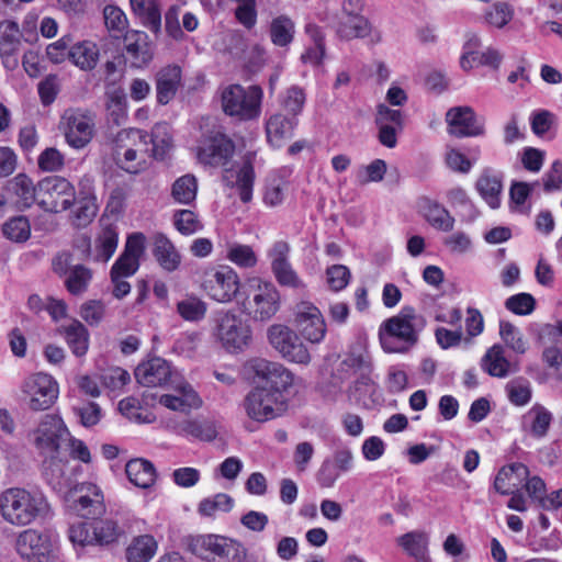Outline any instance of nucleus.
Returning <instances> with one entry per match:
<instances>
[{
  "mask_svg": "<svg viewBox=\"0 0 562 562\" xmlns=\"http://www.w3.org/2000/svg\"><path fill=\"white\" fill-rule=\"evenodd\" d=\"M234 143L223 133H214L206 137L198 149L201 164L212 167H223L233 157Z\"/></svg>",
  "mask_w": 562,
  "mask_h": 562,
  "instance_id": "obj_21",
  "label": "nucleus"
},
{
  "mask_svg": "<svg viewBox=\"0 0 562 562\" xmlns=\"http://www.w3.org/2000/svg\"><path fill=\"white\" fill-rule=\"evenodd\" d=\"M92 279V271L82 266L75 265L65 279V286L74 295L82 294L87 291Z\"/></svg>",
  "mask_w": 562,
  "mask_h": 562,
  "instance_id": "obj_51",
  "label": "nucleus"
},
{
  "mask_svg": "<svg viewBox=\"0 0 562 562\" xmlns=\"http://www.w3.org/2000/svg\"><path fill=\"white\" fill-rule=\"evenodd\" d=\"M514 18V8L505 1H497L488 7L483 15L484 23L491 27L504 29Z\"/></svg>",
  "mask_w": 562,
  "mask_h": 562,
  "instance_id": "obj_48",
  "label": "nucleus"
},
{
  "mask_svg": "<svg viewBox=\"0 0 562 562\" xmlns=\"http://www.w3.org/2000/svg\"><path fill=\"white\" fill-rule=\"evenodd\" d=\"M23 34L19 24L12 20L0 22V57L7 69H14L19 64L18 54Z\"/></svg>",
  "mask_w": 562,
  "mask_h": 562,
  "instance_id": "obj_25",
  "label": "nucleus"
},
{
  "mask_svg": "<svg viewBox=\"0 0 562 562\" xmlns=\"http://www.w3.org/2000/svg\"><path fill=\"white\" fill-rule=\"evenodd\" d=\"M269 344L281 357L290 362L308 364L311 353L297 334L282 324H274L267 331Z\"/></svg>",
  "mask_w": 562,
  "mask_h": 562,
  "instance_id": "obj_13",
  "label": "nucleus"
},
{
  "mask_svg": "<svg viewBox=\"0 0 562 562\" xmlns=\"http://www.w3.org/2000/svg\"><path fill=\"white\" fill-rule=\"evenodd\" d=\"M158 550V543L151 535H142L132 539L125 550L127 562H149Z\"/></svg>",
  "mask_w": 562,
  "mask_h": 562,
  "instance_id": "obj_37",
  "label": "nucleus"
},
{
  "mask_svg": "<svg viewBox=\"0 0 562 562\" xmlns=\"http://www.w3.org/2000/svg\"><path fill=\"white\" fill-rule=\"evenodd\" d=\"M113 157L124 171L137 175L147 169L153 157L148 133L140 128H123L113 138Z\"/></svg>",
  "mask_w": 562,
  "mask_h": 562,
  "instance_id": "obj_4",
  "label": "nucleus"
},
{
  "mask_svg": "<svg viewBox=\"0 0 562 562\" xmlns=\"http://www.w3.org/2000/svg\"><path fill=\"white\" fill-rule=\"evenodd\" d=\"M386 170L387 166L383 159H374L370 164L359 168L357 171V180L360 184L380 182L383 180Z\"/></svg>",
  "mask_w": 562,
  "mask_h": 562,
  "instance_id": "obj_60",
  "label": "nucleus"
},
{
  "mask_svg": "<svg viewBox=\"0 0 562 562\" xmlns=\"http://www.w3.org/2000/svg\"><path fill=\"white\" fill-rule=\"evenodd\" d=\"M178 314L187 322H199L207 312V304L196 295H187L177 303Z\"/></svg>",
  "mask_w": 562,
  "mask_h": 562,
  "instance_id": "obj_50",
  "label": "nucleus"
},
{
  "mask_svg": "<svg viewBox=\"0 0 562 562\" xmlns=\"http://www.w3.org/2000/svg\"><path fill=\"white\" fill-rule=\"evenodd\" d=\"M69 58L82 70L93 69L99 59V49L95 43L82 41L75 44L69 52Z\"/></svg>",
  "mask_w": 562,
  "mask_h": 562,
  "instance_id": "obj_44",
  "label": "nucleus"
},
{
  "mask_svg": "<svg viewBox=\"0 0 562 562\" xmlns=\"http://www.w3.org/2000/svg\"><path fill=\"white\" fill-rule=\"evenodd\" d=\"M499 335L508 348L517 353H525L527 342L521 331L509 322L502 321L499 323Z\"/></svg>",
  "mask_w": 562,
  "mask_h": 562,
  "instance_id": "obj_56",
  "label": "nucleus"
},
{
  "mask_svg": "<svg viewBox=\"0 0 562 562\" xmlns=\"http://www.w3.org/2000/svg\"><path fill=\"white\" fill-rule=\"evenodd\" d=\"M294 325L300 336L311 344H319L326 336L325 318L319 308L310 302L296 305Z\"/></svg>",
  "mask_w": 562,
  "mask_h": 562,
  "instance_id": "obj_18",
  "label": "nucleus"
},
{
  "mask_svg": "<svg viewBox=\"0 0 562 562\" xmlns=\"http://www.w3.org/2000/svg\"><path fill=\"white\" fill-rule=\"evenodd\" d=\"M235 19L245 29L251 30L257 24V0H236Z\"/></svg>",
  "mask_w": 562,
  "mask_h": 562,
  "instance_id": "obj_61",
  "label": "nucleus"
},
{
  "mask_svg": "<svg viewBox=\"0 0 562 562\" xmlns=\"http://www.w3.org/2000/svg\"><path fill=\"white\" fill-rule=\"evenodd\" d=\"M429 541V533L420 529L408 531L396 538L397 546L416 562H431Z\"/></svg>",
  "mask_w": 562,
  "mask_h": 562,
  "instance_id": "obj_29",
  "label": "nucleus"
},
{
  "mask_svg": "<svg viewBox=\"0 0 562 562\" xmlns=\"http://www.w3.org/2000/svg\"><path fill=\"white\" fill-rule=\"evenodd\" d=\"M131 9L143 24L157 33L161 26V12L157 0H130Z\"/></svg>",
  "mask_w": 562,
  "mask_h": 562,
  "instance_id": "obj_40",
  "label": "nucleus"
},
{
  "mask_svg": "<svg viewBox=\"0 0 562 562\" xmlns=\"http://www.w3.org/2000/svg\"><path fill=\"white\" fill-rule=\"evenodd\" d=\"M102 385L110 392H121L131 381L130 373L120 367H110L100 374Z\"/></svg>",
  "mask_w": 562,
  "mask_h": 562,
  "instance_id": "obj_54",
  "label": "nucleus"
},
{
  "mask_svg": "<svg viewBox=\"0 0 562 562\" xmlns=\"http://www.w3.org/2000/svg\"><path fill=\"white\" fill-rule=\"evenodd\" d=\"M14 549L26 562H56L57 547L52 535L37 529H24L18 533Z\"/></svg>",
  "mask_w": 562,
  "mask_h": 562,
  "instance_id": "obj_11",
  "label": "nucleus"
},
{
  "mask_svg": "<svg viewBox=\"0 0 562 562\" xmlns=\"http://www.w3.org/2000/svg\"><path fill=\"white\" fill-rule=\"evenodd\" d=\"M175 374L179 372L172 371L170 364L159 357L138 364L135 370L137 382L144 386L168 385Z\"/></svg>",
  "mask_w": 562,
  "mask_h": 562,
  "instance_id": "obj_26",
  "label": "nucleus"
},
{
  "mask_svg": "<svg viewBox=\"0 0 562 562\" xmlns=\"http://www.w3.org/2000/svg\"><path fill=\"white\" fill-rule=\"evenodd\" d=\"M290 245L284 240H277L268 250L271 271L281 286L304 289L305 284L290 262Z\"/></svg>",
  "mask_w": 562,
  "mask_h": 562,
  "instance_id": "obj_20",
  "label": "nucleus"
},
{
  "mask_svg": "<svg viewBox=\"0 0 562 562\" xmlns=\"http://www.w3.org/2000/svg\"><path fill=\"white\" fill-rule=\"evenodd\" d=\"M234 506V499L225 493H217L199 503L198 512L202 516L212 517L217 513H227Z\"/></svg>",
  "mask_w": 562,
  "mask_h": 562,
  "instance_id": "obj_53",
  "label": "nucleus"
},
{
  "mask_svg": "<svg viewBox=\"0 0 562 562\" xmlns=\"http://www.w3.org/2000/svg\"><path fill=\"white\" fill-rule=\"evenodd\" d=\"M20 391L29 409L41 412L50 408L57 401L59 385L50 374L37 372L23 380Z\"/></svg>",
  "mask_w": 562,
  "mask_h": 562,
  "instance_id": "obj_10",
  "label": "nucleus"
},
{
  "mask_svg": "<svg viewBox=\"0 0 562 562\" xmlns=\"http://www.w3.org/2000/svg\"><path fill=\"white\" fill-rule=\"evenodd\" d=\"M198 180L191 175H184L175 180L171 187L172 199L180 204L190 205L196 198Z\"/></svg>",
  "mask_w": 562,
  "mask_h": 562,
  "instance_id": "obj_47",
  "label": "nucleus"
},
{
  "mask_svg": "<svg viewBox=\"0 0 562 562\" xmlns=\"http://www.w3.org/2000/svg\"><path fill=\"white\" fill-rule=\"evenodd\" d=\"M43 474L46 482L58 493L66 494L72 485L68 461L58 453L46 456L43 463Z\"/></svg>",
  "mask_w": 562,
  "mask_h": 562,
  "instance_id": "obj_27",
  "label": "nucleus"
},
{
  "mask_svg": "<svg viewBox=\"0 0 562 562\" xmlns=\"http://www.w3.org/2000/svg\"><path fill=\"white\" fill-rule=\"evenodd\" d=\"M425 319L414 307L404 306L398 314L385 319L380 326V341L386 352H404L418 339Z\"/></svg>",
  "mask_w": 562,
  "mask_h": 562,
  "instance_id": "obj_3",
  "label": "nucleus"
},
{
  "mask_svg": "<svg viewBox=\"0 0 562 562\" xmlns=\"http://www.w3.org/2000/svg\"><path fill=\"white\" fill-rule=\"evenodd\" d=\"M68 537L77 549H83L87 546L95 544V535H93L92 527L83 521L72 524L69 527Z\"/></svg>",
  "mask_w": 562,
  "mask_h": 562,
  "instance_id": "obj_58",
  "label": "nucleus"
},
{
  "mask_svg": "<svg viewBox=\"0 0 562 562\" xmlns=\"http://www.w3.org/2000/svg\"><path fill=\"white\" fill-rule=\"evenodd\" d=\"M94 117L86 110H67L60 120L66 143L74 149L85 148L94 136Z\"/></svg>",
  "mask_w": 562,
  "mask_h": 562,
  "instance_id": "obj_14",
  "label": "nucleus"
},
{
  "mask_svg": "<svg viewBox=\"0 0 562 562\" xmlns=\"http://www.w3.org/2000/svg\"><path fill=\"white\" fill-rule=\"evenodd\" d=\"M119 245L117 227L106 220H100V228L94 237L92 258L94 261L106 262L114 255Z\"/></svg>",
  "mask_w": 562,
  "mask_h": 562,
  "instance_id": "obj_28",
  "label": "nucleus"
},
{
  "mask_svg": "<svg viewBox=\"0 0 562 562\" xmlns=\"http://www.w3.org/2000/svg\"><path fill=\"white\" fill-rule=\"evenodd\" d=\"M305 104V93L299 87L289 88L281 99L283 110L288 112V116L297 119Z\"/></svg>",
  "mask_w": 562,
  "mask_h": 562,
  "instance_id": "obj_63",
  "label": "nucleus"
},
{
  "mask_svg": "<svg viewBox=\"0 0 562 562\" xmlns=\"http://www.w3.org/2000/svg\"><path fill=\"white\" fill-rule=\"evenodd\" d=\"M200 289L212 301L221 304L234 302L241 289L237 271L227 265L207 268L200 281Z\"/></svg>",
  "mask_w": 562,
  "mask_h": 562,
  "instance_id": "obj_7",
  "label": "nucleus"
},
{
  "mask_svg": "<svg viewBox=\"0 0 562 562\" xmlns=\"http://www.w3.org/2000/svg\"><path fill=\"white\" fill-rule=\"evenodd\" d=\"M212 336L228 353L244 352L252 342V330L247 319L234 310L217 313Z\"/></svg>",
  "mask_w": 562,
  "mask_h": 562,
  "instance_id": "obj_5",
  "label": "nucleus"
},
{
  "mask_svg": "<svg viewBox=\"0 0 562 562\" xmlns=\"http://www.w3.org/2000/svg\"><path fill=\"white\" fill-rule=\"evenodd\" d=\"M225 258L241 269H251L258 263V257L255 250L251 246L245 244H227Z\"/></svg>",
  "mask_w": 562,
  "mask_h": 562,
  "instance_id": "obj_45",
  "label": "nucleus"
},
{
  "mask_svg": "<svg viewBox=\"0 0 562 562\" xmlns=\"http://www.w3.org/2000/svg\"><path fill=\"white\" fill-rule=\"evenodd\" d=\"M145 235L133 233L127 237L125 247L111 268L110 274L132 277L139 268V259L145 252Z\"/></svg>",
  "mask_w": 562,
  "mask_h": 562,
  "instance_id": "obj_23",
  "label": "nucleus"
},
{
  "mask_svg": "<svg viewBox=\"0 0 562 562\" xmlns=\"http://www.w3.org/2000/svg\"><path fill=\"white\" fill-rule=\"evenodd\" d=\"M482 368L490 375L496 378H505L512 372L518 370L516 364L509 362L501 345L492 346L482 358Z\"/></svg>",
  "mask_w": 562,
  "mask_h": 562,
  "instance_id": "obj_35",
  "label": "nucleus"
},
{
  "mask_svg": "<svg viewBox=\"0 0 562 562\" xmlns=\"http://www.w3.org/2000/svg\"><path fill=\"white\" fill-rule=\"evenodd\" d=\"M76 200L74 186L61 177H46L37 183V204L47 212L70 210Z\"/></svg>",
  "mask_w": 562,
  "mask_h": 562,
  "instance_id": "obj_12",
  "label": "nucleus"
},
{
  "mask_svg": "<svg viewBox=\"0 0 562 562\" xmlns=\"http://www.w3.org/2000/svg\"><path fill=\"white\" fill-rule=\"evenodd\" d=\"M254 180V167L247 161L238 170L235 182L239 191V198L244 203H248L252 199Z\"/></svg>",
  "mask_w": 562,
  "mask_h": 562,
  "instance_id": "obj_57",
  "label": "nucleus"
},
{
  "mask_svg": "<svg viewBox=\"0 0 562 562\" xmlns=\"http://www.w3.org/2000/svg\"><path fill=\"white\" fill-rule=\"evenodd\" d=\"M126 475L132 484L148 488L156 481V470L151 462L145 459H133L126 463Z\"/></svg>",
  "mask_w": 562,
  "mask_h": 562,
  "instance_id": "obj_39",
  "label": "nucleus"
},
{
  "mask_svg": "<svg viewBox=\"0 0 562 562\" xmlns=\"http://www.w3.org/2000/svg\"><path fill=\"white\" fill-rule=\"evenodd\" d=\"M281 295L277 286L260 277L247 279V292L240 307L251 319L270 321L280 310Z\"/></svg>",
  "mask_w": 562,
  "mask_h": 562,
  "instance_id": "obj_6",
  "label": "nucleus"
},
{
  "mask_svg": "<svg viewBox=\"0 0 562 562\" xmlns=\"http://www.w3.org/2000/svg\"><path fill=\"white\" fill-rule=\"evenodd\" d=\"M153 252L162 269L171 272L179 268L181 256L165 235L158 234L155 236Z\"/></svg>",
  "mask_w": 562,
  "mask_h": 562,
  "instance_id": "obj_38",
  "label": "nucleus"
},
{
  "mask_svg": "<svg viewBox=\"0 0 562 562\" xmlns=\"http://www.w3.org/2000/svg\"><path fill=\"white\" fill-rule=\"evenodd\" d=\"M424 217L436 229L450 232L454 225V217L447 209L436 202H426L423 207Z\"/></svg>",
  "mask_w": 562,
  "mask_h": 562,
  "instance_id": "obj_46",
  "label": "nucleus"
},
{
  "mask_svg": "<svg viewBox=\"0 0 562 562\" xmlns=\"http://www.w3.org/2000/svg\"><path fill=\"white\" fill-rule=\"evenodd\" d=\"M70 509L82 518H95L105 513L104 496L93 483H80L66 494Z\"/></svg>",
  "mask_w": 562,
  "mask_h": 562,
  "instance_id": "obj_15",
  "label": "nucleus"
},
{
  "mask_svg": "<svg viewBox=\"0 0 562 562\" xmlns=\"http://www.w3.org/2000/svg\"><path fill=\"white\" fill-rule=\"evenodd\" d=\"M443 160L446 167L457 173L467 175L473 167V162L454 147H447Z\"/></svg>",
  "mask_w": 562,
  "mask_h": 562,
  "instance_id": "obj_64",
  "label": "nucleus"
},
{
  "mask_svg": "<svg viewBox=\"0 0 562 562\" xmlns=\"http://www.w3.org/2000/svg\"><path fill=\"white\" fill-rule=\"evenodd\" d=\"M502 189L501 175L491 169H485L476 181V190L492 209L499 206Z\"/></svg>",
  "mask_w": 562,
  "mask_h": 562,
  "instance_id": "obj_36",
  "label": "nucleus"
},
{
  "mask_svg": "<svg viewBox=\"0 0 562 562\" xmlns=\"http://www.w3.org/2000/svg\"><path fill=\"white\" fill-rule=\"evenodd\" d=\"M449 134L456 137L479 136L484 134L483 124L476 122L470 106L451 108L446 114Z\"/></svg>",
  "mask_w": 562,
  "mask_h": 562,
  "instance_id": "obj_24",
  "label": "nucleus"
},
{
  "mask_svg": "<svg viewBox=\"0 0 562 562\" xmlns=\"http://www.w3.org/2000/svg\"><path fill=\"white\" fill-rule=\"evenodd\" d=\"M552 419V414L543 405L536 403L522 415L521 429L529 436L541 439L547 436Z\"/></svg>",
  "mask_w": 562,
  "mask_h": 562,
  "instance_id": "obj_32",
  "label": "nucleus"
},
{
  "mask_svg": "<svg viewBox=\"0 0 562 562\" xmlns=\"http://www.w3.org/2000/svg\"><path fill=\"white\" fill-rule=\"evenodd\" d=\"M370 30V23L361 14L341 15L337 25L338 35L345 40L364 37Z\"/></svg>",
  "mask_w": 562,
  "mask_h": 562,
  "instance_id": "obj_42",
  "label": "nucleus"
},
{
  "mask_svg": "<svg viewBox=\"0 0 562 562\" xmlns=\"http://www.w3.org/2000/svg\"><path fill=\"white\" fill-rule=\"evenodd\" d=\"M250 368L261 381L244 400L246 415L258 423H266L281 416L285 409L283 392L293 383L292 373L278 362L254 359Z\"/></svg>",
  "mask_w": 562,
  "mask_h": 562,
  "instance_id": "obj_1",
  "label": "nucleus"
},
{
  "mask_svg": "<svg viewBox=\"0 0 562 562\" xmlns=\"http://www.w3.org/2000/svg\"><path fill=\"white\" fill-rule=\"evenodd\" d=\"M69 220L77 228L90 225L99 212L97 194L91 177L85 176L79 181V192L72 203Z\"/></svg>",
  "mask_w": 562,
  "mask_h": 562,
  "instance_id": "obj_19",
  "label": "nucleus"
},
{
  "mask_svg": "<svg viewBox=\"0 0 562 562\" xmlns=\"http://www.w3.org/2000/svg\"><path fill=\"white\" fill-rule=\"evenodd\" d=\"M93 535H95V544H110L117 540L120 528L116 521L112 519L99 520L92 526Z\"/></svg>",
  "mask_w": 562,
  "mask_h": 562,
  "instance_id": "obj_62",
  "label": "nucleus"
},
{
  "mask_svg": "<svg viewBox=\"0 0 562 562\" xmlns=\"http://www.w3.org/2000/svg\"><path fill=\"white\" fill-rule=\"evenodd\" d=\"M167 427L178 436L203 442H211L215 440L218 435L216 422L203 416L170 420Z\"/></svg>",
  "mask_w": 562,
  "mask_h": 562,
  "instance_id": "obj_22",
  "label": "nucleus"
},
{
  "mask_svg": "<svg viewBox=\"0 0 562 562\" xmlns=\"http://www.w3.org/2000/svg\"><path fill=\"white\" fill-rule=\"evenodd\" d=\"M70 432L63 419L56 415H46L32 434L33 442L42 454L49 456L59 452L63 443L67 442Z\"/></svg>",
  "mask_w": 562,
  "mask_h": 562,
  "instance_id": "obj_17",
  "label": "nucleus"
},
{
  "mask_svg": "<svg viewBox=\"0 0 562 562\" xmlns=\"http://www.w3.org/2000/svg\"><path fill=\"white\" fill-rule=\"evenodd\" d=\"M3 235L15 243H23L31 235V226L26 217L15 216L7 221L2 226Z\"/></svg>",
  "mask_w": 562,
  "mask_h": 562,
  "instance_id": "obj_55",
  "label": "nucleus"
},
{
  "mask_svg": "<svg viewBox=\"0 0 562 562\" xmlns=\"http://www.w3.org/2000/svg\"><path fill=\"white\" fill-rule=\"evenodd\" d=\"M125 50L134 68L146 66L153 57L148 35L140 31H132L125 35Z\"/></svg>",
  "mask_w": 562,
  "mask_h": 562,
  "instance_id": "obj_31",
  "label": "nucleus"
},
{
  "mask_svg": "<svg viewBox=\"0 0 562 562\" xmlns=\"http://www.w3.org/2000/svg\"><path fill=\"white\" fill-rule=\"evenodd\" d=\"M269 33L271 42L276 46L285 47L290 45L294 38L295 24L290 16L281 14L271 20Z\"/></svg>",
  "mask_w": 562,
  "mask_h": 562,
  "instance_id": "obj_43",
  "label": "nucleus"
},
{
  "mask_svg": "<svg viewBox=\"0 0 562 562\" xmlns=\"http://www.w3.org/2000/svg\"><path fill=\"white\" fill-rule=\"evenodd\" d=\"M529 476V469L522 463H513L503 467L494 480V488L502 495H509L519 487Z\"/></svg>",
  "mask_w": 562,
  "mask_h": 562,
  "instance_id": "obj_30",
  "label": "nucleus"
},
{
  "mask_svg": "<svg viewBox=\"0 0 562 562\" xmlns=\"http://www.w3.org/2000/svg\"><path fill=\"white\" fill-rule=\"evenodd\" d=\"M148 140L153 145L150 155L157 159H162L172 145L169 126L166 123L155 124L150 134H148Z\"/></svg>",
  "mask_w": 562,
  "mask_h": 562,
  "instance_id": "obj_49",
  "label": "nucleus"
},
{
  "mask_svg": "<svg viewBox=\"0 0 562 562\" xmlns=\"http://www.w3.org/2000/svg\"><path fill=\"white\" fill-rule=\"evenodd\" d=\"M263 91L259 86L244 88L229 85L222 92V106L226 114L240 120H254L260 115Z\"/></svg>",
  "mask_w": 562,
  "mask_h": 562,
  "instance_id": "obj_8",
  "label": "nucleus"
},
{
  "mask_svg": "<svg viewBox=\"0 0 562 562\" xmlns=\"http://www.w3.org/2000/svg\"><path fill=\"white\" fill-rule=\"evenodd\" d=\"M67 345L76 357H83L89 349V331L79 321H72L61 329Z\"/></svg>",
  "mask_w": 562,
  "mask_h": 562,
  "instance_id": "obj_41",
  "label": "nucleus"
},
{
  "mask_svg": "<svg viewBox=\"0 0 562 562\" xmlns=\"http://www.w3.org/2000/svg\"><path fill=\"white\" fill-rule=\"evenodd\" d=\"M191 552L212 562H240V543L220 535H199L192 537L189 543Z\"/></svg>",
  "mask_w": 562,
  "mask_h": 562,
  "instance_id": "obj_9",
  "label": "nucleus"
},
{
  "mask_svg": "<svg viewBox=\"0 0 562 562\" xmlns=\"http://www.w3.org/2000/svg\"><path fill=\"white\" fill-rule=\"evenodd\" d=\"M11 186L21 205L29 207L34 202L37 203V184L34 186L33 181L26 175L19 173L15 176Z\"/></svg>",
  "mask_w": 562,
  "mask_h": 562,
  "instance_id": "obj_52",
  "label": "nucleus"
},
{
  "mask_svg": "<svg viewBox=\"0 0 562 562\" xmlns=\"http://www.w3.org/2000/svg\"><path fill=\"white\" fill-rule=\"evenodd\" d=\"M168 390L159 396L158 403L170 411L190 414L203 405L199 393L180 373L172 376Z\"/></svg>",
  "mask_w": 562,
  "mask_h": 562,
  "instance_id": "obj_16",
  "label": "nucleus"
},
{
  "mask_svg": "<svg viewBox=\"0 0 562 562\" xmlns=\"http://www.w3.org/2000/svg\"><path fill=\"white\" fill-rule=\"evenodd\" d=\"M173 224L182 235H192L202 229L198 215L191 210H180L173 215Z\"/></svg>",
  "mask_w": 562,
  "mask_h": 562,
  "instance_id": "obj_59",
  "label": "nucleus"
},
{
  "mask_svg": "<svg viewBox=\"0 0 562 562\" xmlns=\"http://www.w3.org/2000/svg\"><path fill=\"white\" fill-rule=\"evenodd\" d=\"M297 125V119L274 113L269 116L266 122V134L268 142L273 147H281L288 139L293 136Z\"/></svg>",
  "mask_w": 562,
  "mask_h": 562,
  "instance_id": "obj_33",
  "label": "nucleus"
},
{
  "mask_svg": "<svg viewBox=\"0 0 562 562\" xmlns=\"http://www.w3.org/2000/svg\"><path fill=\"white\" fill-rule=\"evenodd\" d=\"M50 512L46 495L37 488L9 487L0 494V516L13 527H26Z\"/></svg>",
  "mask_w": 562,
  "mask_h": 562,
  "instance_id": "obj_2",
  "label": "nucleus"
},
{
  "mask_svg": "<svg viewBox=\"0 0 562 562\" xmlns=\"http://www.w3.org/2000/svg\"><path fill=\"white\" fill-rule=\"evenodd\" d=\"M181 69L178 66H167L156 76L157 101L160 104L169 103L180 86Z\"/></svg>",
  "mask_w": 562,
  "mask_h": 562,
  "instance_id": "obj_34",
  "label": "nucleus"
}]
</instances>
